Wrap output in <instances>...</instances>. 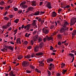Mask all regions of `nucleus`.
<instances>
[{
    "label": "nucleus",
    "mask_w": 76,
    "mask_h": 76,
    "mask_svg": "<svg viewBox=\"0 0 76 76\" xmlns=\"http://www.w3.org/2000/svg\"><path fill=\"white\" fill-rule=\"evenodd\" d=\"M39 46H36L34 48V51L35 52H37L39 50V49H42L43 46L44 44L43 42H41L39 44Z\"/></svg>",
    "instance_id": "f257e3e1"
},
{
    "label": "nucleus",
    "mask_w": 76,
    "mask_h": 76,
    "mask_svg": "<svg viewBox=\"0 0 76 76\" xmlns=\"http://www.w3.org/2000/svg\"><path fill=\"white\" fill-rule=\"evenodd\" d=\"M30 64L29 62L27 61H23L22 62V65L23 67H27Z\"/></svg>",
    "instance_id": "f03ea898"
},
{
    "label": "nucleus",
    "mask_w": 76,
    "mask_h": 76,
    "mask_svg": "<svg viewBox=\"0 0 76 76\" xmlns=\"http://www.w3.org/2000/svg\"><path fill=\"white\" fill-rule=\"evenodd\" d=\"M53 39V38L52 37L46 36L45 38H43V41L44 42H45L47 40L49 41L50 40H52Z\"/></svg>",
    "instance_id": "7ed1b4c3"
},
{
    "label": "nucleus",
    "mask_w": 76,
    "mask_h": 76,
    "mask_svg": "<svg viewBox=\"0 0 76 76\" xmlns=\"http://www.w3.org/2000/svg\"><path fill=\"white\" fill-rule=\"evenodd\" d=\"M11 23L10 22L7 23V25H6L3 26H2V28L3 29H7V28H8L9 26H10V25H11Z\"/></svg>",
    "instance_id": "20e7f679"
},
{
    "label": "nucleus",
    "mask_w": 76,
    "mask_h": 76,
    "mask_svg": "<svg viewBox=\"0 0 76 76\" xmlns=\"http://www.w3.org/2000/svg\"><path fill=\"white\" fill-rule=\"evenodd\" d=\"M42 30L43 33L45 34H48L49 33V30L45 28H43Z\"/></svg>",
    "instance_id": "39448f33"
},
{
    "label": "nucleus",
    "mask_w": 76,
    "mask_h": 76,
    "mask_svg": "<svg viewBox=\"0 0 76 76\" xmlns=\"http://www.w3.org/2000/svg\"><path fill=\"white\" fill-rule=\"evenodd\" d=\"M31 24H29L27 26H24V29H26V30H27V31H28V30H29L30 27L31 26Z\"/></svg>",
    "instance_id": "423d86ee"
},
{
    "label": "nucleus",
    "mask_w": 76,
    "mask_h": 76,
    "mask_svg": "<svg viewBox=\"0 0 76 76\" xmlns=\"http://www.w3.org/2000/svg\"><path fill=\"white\" fill-rule=\"evenodd\" d=\"M9 75L10 76H15L16 75L14 74V72L13 71H11L10 72H9Z\"/></svg>",
    "instance_id": "0eeeda50"
},
{
    "label": "nucleus",
    "mask_w": 76,
    "mask_h": 76,
    "mask_svg": "<svg viewBox=\"0 0 76 76\" xmlns=\"http://www.w3.org/2000/svg\"><path fill=\"white\" fill-rule=\"evenodd\" d=\"M31 57V58H33L34 57L32 55L31 56L29 55H28L27 56H25V58L27 59L30 58Z\"/></svg>",
    "instance_id": "6e6552de"
},
{
    "label": "nucleus",
    "mask_w": 76,
    "mask_h": 76,
    "mask_svg": "<svg viewBox=\"0 0 76 76\" xmlns=\"http://www.w3.org/2000/svg\"><path fill=\"white\" fill-rule=\"evenodd\" d=\"M53 61L54 59L52 58H48L47 60L48 63H49L50 62H53Z\"/></svg>",
    "instance_id": "1a4fd4ad"
},
{
    "label": "nucleus",
    "mask_w": 76,
    "mask_h": 76,
    "mask_svg": "<svg viewBox=\"0 0 76 76\" xmlns=\"http://www.w3.org/2000/svg\"><path fill=\"white\" fill-rule=\"evenodd\" d=\"M31 3L32 4V6L34 7V6H36L37 5V3L36 2V1H31Z\"/></svg>",
    "instance_id": "9d476101"
},
{
    "label": "nucleus",
    "mask_w": 76,
    "mask_h": 76,
    "mask_svg": "<svg viewBox=\"0 0 76 76\" xmlns=\"http://www.w3.org/2000/svg\"><path fill=\"white\" fill-rule=\"evenodd\" d=\"M51 4L50 3H48L47 4V7L48 9H52V7H51Z\"/></svg>",
    "instance_id": "9b49d317"
},
{
    "label": "nucleus",
    "mask_w": 76,
    "mask_h": 76,
    "mask_svg": "<svg viewBox=\"0 0 76 76\" xmlns=\"http://www.w3.org/2000/svg\"><path fill=\"white\" fill-rule=\"evenodd\" d=\"M53 18H54V17H56L57 16V14L55 11H53L52 13V15H51Z\"/></svg>",
    "instance_id": "f8f14e48"
},
{
    "label": "nucleus",
    "mask_w": 76,
    "mask_h": 76,
    "mask_svg": "<svg viewBox=\"0 0 76 76\" xmlns=\"http://www.w3.org/2000/svg\"><path fill=\"white\" fill-rule=\"evenodd\" d=\"M65 31V30H64V28L62 27L60 30V32L61 33H63Z\"/></svg>",
    "instance_id": "ddd939ff"
},
{
    "label": "nucleus",
    "mask_w": 76,
    "mask_h": 76,
    "mask_svg": "<svg viewBox=\"0 0 76 76\" xmlns=\"http://www.w3.org/2000/svg\"><path fill=\"white\" fill-rule=\"evenodd\" d=\"M16 43L17 44H18L19 43L20 44H21V41L20 40V39L19 38H17V40H16Z\"/></svg>",
    "instance_id": "4468645a"
},
{
    "label": "nucleus",
    "mask_w": 76,
    "mask_h": 76,
    "mask_svg": "<svg viewBox=\"0 0 76 76\" xmlns=\"http://www.w3.org/2000/svg\"><path fill=\"white\" fill-rule=\"evenodd\" d=\"M43 54V53L42 52L38 53H36L35 55L36 56H42Z\"/></svg>",
    "instance_id": "2eb2a0df"
},
{
    "label": "nucleus",
    "mask_w": 76,
    "mask_h": 76,
    "mask_svg": "<svg viewBox=\"0 0 76 76\" xmlns=\"http://www.w3.org/2000/svg\"><path fill=\"white\" fill-rule=\"evenodd\" d=\"M55 68V65H53V66H49L48 68L49 70L51 71Z\"/></svg>",
    "instance_id": "dca6fc26"
},
{
    "label": "nucleus",
    "mask_w": 76,
    "mask_h": 76,
    "mask_svg": "<svg viewBox=\"0 0 76 76\" xmlns=\"http://www.w3.org/2000/svg\"><path fill=\"white\" fill-rule=\"evenodd\" d=\"M38 37H33V40L34 41H37V39H38Z\"/></svg>",
    "instance_id": "f3484780"
},
{
    "label": "nucleus",
    "mask_w": 76,
    "mask_h": 76,
    "mask_svg": "<svg viewBox=\"0 0 76 76\" xmlns=\"http://www.w3.org/2000/svg\"><path fill=\"white\" fill-rule=\"evenodd\" d=\"M33 8L32 7H29L27 9V10H33Z\"/></svg>",
    "instance_id": "a211bd4d"
},
{
    "label": "nucleus",
    "mask_w": 76,
    "mask_h": 76,
    "mask_svg": "<svg viewBox=\"0 0 76 76\" xmlns=\"http://www.w3.org/2000/svg\"><path fill=\"white\" fill-rule=\"evenodd\" d=\"M37 39L38 40L39 42H41L42 41V39L41 37H38Z\"/></svg>",
    "instance_id": "6ab92c4d"
},
{
    "label": "nucleus",
    "mask_w": 76,
    "mask_h": 76,
    "mask_svg": "<svg viewBox=\"0 0 76 76\" xmlns=\"http://www.w3.org/2000/svg\"><path fill=\"white\" fill-rule=\"evenodd\" d=\"M40 13V12L39 11H37L34 13V15L35 16H37V15H39Z\"/></svg>",
    "instance_id": "aec40b11"
},
{
    "label": "nucleus",
    "mask_w": 76,
    "mask_h": 76,
    "mask_svg": "<svg viewBox=\"0 0 76 76\" xmlns=\"http://www.w3.org/2000/svg\"><path fill=\"white\" fill-rule=\"evenodd\" d=\"M69 56H72L73 57L72 59L74 60L75 56H74V54H73L72 53H69Z\"/></svg>",
    "instance_id": "412c9836"
},
{
    "label": "nucleus",
    "mask_w": 76,
    "mask_h": 76,
    "mask_svg": "<svg viewBox=\"0 0 76 76\" xmlns=\"http://www.w3.org/2000/svg\"><path fill=\"white\" fill-rule=\"evenodd\" d=\"M69 56H72L73 57L72 59L74 60L75 56H74V54H73L72 53H69Z\"/></svg>",
    "instance_id": "4be33fe9"
},
{
    "label": "nucleus",
    "mask_w": 76,
    "mask_h": 76,
    "mask_svg": "<svg viewBox=\"0 0 76 76\" xmlns=\"http://www.w3.org/2000/svg\"><path fill=\"white\" fill-rule=\"evenodd\" d=\"M21 7L23 9H26V8H27L28 6L26 5H22Z\"/></svg>",
    "instance_id": "5701e85b"
},
{
    "label": "nucleus",
    "mask_w": 76,
    "mask_h": 76,
    "mask_svg": "<svg viewBox=\"0 0 76 76\" xmlns=\"http://www.w3.org/2000/svg\"><path fill=\"white\" fill-rule=\"evenodd\" d=\"M23 58L22 56H19L17 58L18 59L20 60Z\"/></svg>",
    "instance_id": "b1692460"
},
{
    "label": "nucleus",
    "mask_w": 76,
    "mask_h": 76,
    "mask_svg": "<svg viewBox=\"0 0 76 76\" xmlns=\"http://www.w3.org/2000/svg\"><path fill=\"white\" fill-rule=\"evenodd\" d=\"M8 49H9L10 50H11L12 51H13V48L12 46H9L8 47Z\"/></svg>",
    "instance_id": "393cba45"
},
{
    "label": "nucleus",
    "mask_w": 76,
    "mask_h": 76,
    "mask_svg": "<svg viewBox=\"0 0 76 76\" xmlns=\"http://www.w3.org/2000/svg\"><path fill=\"white\" fill-rule=\"evenodd\" d=\"M63 28H64V30H65V31L66 30H67V31L68 30V28L66 27V26H64Z\"/></svg>",
    "instance_id": "a878e982"
},
{
    "label": "nucleus",
    "mask_w": 76,
    "mask_h": 76,
    "mask_svg": "<svg viewBox=\"0 0 76 76\" xmlns=\"http://www.w3.org/2000/svg\"><path fill=\"white\" fill-rule=\"evenodd\" d=\"M26 3V2L25 1H23V2L21 3L20 4V6H21L25 4Z\"/></svg>",
    "instance_id": "bb28decb"
},
{
    "label": "nucleus",
    "mask_w": 76,
    "mask_h": 76,
    "mask_svg": "<svg viewBox=\"0 0 76 76\" xmlns=\"http://www.w3.org/2000/svg\"><path fill=\"white\" fill-rule=\"evenodd\" d=\"M65 64L64 63H62L61 64V67L62 68H63L65 66Z\"/></svg>",
    "instance_id": "cd10ccee"
},
{
    "label": "nucleus",
    "mask_w": 76,
    "mask_h": 76,
    "mask_svg": "<svg viewBox=\"0 0 76 76\" xmlns=\"http://www.w3.org/2000/svg\"><path fill=\"white\" fill-rule=\"evenodd\" d=\"M19 19H16L14 21V22H15V23H18L19 21Z\"/></svg>",
    "instance_id": "c85d7f7f"
},
{
    "label": "nucleus",
    "mask_w": 76,
    "mask_h": 76,
    "mask_svg": "<svg viewBox=\"0 0 76 76\" xmlns=\"http://www.w3.org/2000/svg\"><path fill=\"white\" fill-rule=\"evenodd\" d=\"M35 71L37 73H40L41 72V71L39 69H35Z\"/></svg>",
    "instance_id": "c756f323"
},
{
    "label": "nucleus",
    "mask_w": 76,
    "mask_h": 76,
    "mask_svg": "<svg viewBox=\"0 0 76 76\" xmlns=\"http://www.w3.org/2000/svg\"><path fill=\"white\" fill-rule=\"evenodd\" d=\"M63 72H62L63 74H65V73L67 71V70L63 69L62 70Z\"/></svg>",
    "instance_id": "7c9ffc66"
},
{
    "label": "nucleus",
    "mask_w": 76,
    "mask_h": 76,
    "mask_svg": "<svg viewBox=\"0 0 76 76\" xmlns=\"http://www.w3.org/2000/svg\"><path fill=\"white\" fill-rule=\"evenodd\" d=\"M32 72L30 70H26V73H28V74H29V73H31Z\"/></svg>",
    "instance_id": "2f4dec72"
},
{
    "label": "nucleus",
    "mask_w": 76,
    "mask_h": 76,
    "mask_svg": "<svg viewBox=\"0 0 76 76\" xmlns=\"http://www.w3.org/2000/svg\"><path fill=\"white\" fill-rule=\"evenodd\" d=\"M44 22H45L44 20H41V22L40 23V25H41V26H42V25H43Z\"/></svg>",
    "instance_id": "473e14b6"
},
{
    "label": "nucleus",
    "mask_w": 76,
    "mask_h": 76,
    "mask_svg": "<svg viewBox=\"0 0 76 76\" xmlns=\"http://www.w3.org/2000/svg\"><path fill=\"white\" fill-rule=\"evenodd\" d=\"M39 63L40 64H42L43 65H44V63H43V61H39Z\"/></svg>",
    "instance_id": "72a5a7b5"
},
{
    "label": "nucleus",
    "mask_w": 76,
    "mask_h": 76,
    "mask_svg": "<svg viewBox=\"0 0 76 76\" xmlns=\"http://www.w3.org/2000/svg\"><path fill=\"white\" fill-rule=\"evenodd\" d=\"M4 4V1H2L0 2V4L1 5H3Z\"/></svg>",
    "instance_id": "f704fd0d"
},
{
    "label": "nucleus",
    "mask_w": 76,
    "mask_h": 76,
    "mask_svg": "<svg viewBox=\"0 0 76 76\" xmlns=\"http://www.w3.org/2000/svg\"><path fill=\"white\" fill-rule=\"evenodd\" d=\"M24 45H27L28 44V42L27 41H25L23 43Z\"/></svg>",
    "instance_id": "c9c22d12"
},
{
    "label": "nucleus",
    "mask_w": 76,
    "mask_h": 76,
    "mask_svg": "<svg viewBox=\"0 0 76 76\" xmlns=\"http://www.w3.org/2000/svg\"><path fill=\"white\" fill-rule=\"evenodd\" d=\"M30 43L31 45H33L34 43V42L33 40H31L30 42Z\"/></svg>",
    "instance_id": "e433bc0d"
},
{
    "label": "nucleus",
    "mask_w": 76,
    "mask_h": 76,
    "mask_svg": "<svg viewBox=\"0 0 76 76\" xmlns=\"http://www.w3.org/2000/svg\"><path fill=\"white\" fill-rule=\"evenodd\" d=\"M5 49H6V48H4L3 49H1V51L3 52H5L6 50Z\"/></svg>",
    "instance_id": "4c0bfd02"
},
{
    "label": "nucleus",
    "mask_w": 76,
    "mask_h": 76,
    "mask_svg": "<svg viewBox=\"0 0 76 76\" xmlns=\"http://www.w3.org/2000/svg\"><path fill=\"white\" fill-rule=\"evenodd\" d=\"M4 19L6 20H9V18H8L7 17H4Z\"/></svg>",
    "instance_id": "58836bf2"
},
{
    "label": "nucleus",
    "mask_w": 76,
    "mask_h": 76,
    "mask_svg": "<svg viewBox=\"0 0 76 76\" xmlns=\"http://www.w3.org/2000/svg\"><path fill=\"white\" fill-rule=\"evenodd\" d=\"M54 26H55L54 25H51L50 26V29H53V28H54Z\"/></svg>",
    "instance_id": "ea45409f"
},
{
    "label": "nucleus",
    "mask_w": 76,
    "mask_h": 76,
    "mask_svg": "<svg viewBox=\"0 0 76 76\" xmlns=\"http://www.w3.org/2000/svg\"><path fill=\"white\" fill-rule=\"evenodd\" d=\"M14 15H9V17L10 18H13Z\"/></svg>",
    "instance_id": "a19ab883"
},
{
    "label": "nucleus",
    "mask_w": 76,
    "mask_h": 76,
    "mask_svg": "<svg viewBox=\"0 0 76 76\" xmlns=\"http://www.w3.org/2000/svg\"><path fill=\"white\" fill-rule=\"evenodd\" d=\"M58 39H60L61 37V35L60 34H58Z\"/></svg>",
    "instance_id": "79ce46f5"
},
{
    "label": "nucleus",
    "mask_w": 76,
    "mask_h": 76,
    "mask_svg": "<svg viewBox=\"0 0 76 76\" xmlns=\"http://www.w3.org/2000/svg\"><path fill=\"white\" fill-rule=\"evenodd\" d=\"M70 7V6L69 5H68L66 7H64V8L65 9V8H69Z\"/></svg>",
    "instance_id": "37998d69"
},
{
    "label": "nucleus",
    "mask_w": 76,
    "mask_h": 76,
    "mask_svg": "<svg viewBox=\"0 0 76 76\" xmlns=\"http://www.w3.org/2000/svg\"><path fill=\"white\" fill-rule=\"evenodd\" d=\"M57 22L58 25H61V22L60 21H57Z\"/></svg>",
    "instance_id": "c03bdc74"
},
{
    "label": "nucleus",
    "mask_w": 76,
    "mask_h": 76,
    "mask_svg": "<svg viewBox=\"0 0 76 76\" xmlns=\"http://www.w3.org/2000/svg\"><path fill=\"white\" fill-rule=\"evenodd\" d=\"M31 48V46H29L27 47V48L28 50H30Z\"/></svg>",
    "instance_id": "a18cd8bd"
},
{
    "label": "nucleus",
    "mask_w": 76,
    "mask_h": 76,
    "mask_svg": "<svg viewBox=\"0 0 76 76\" xmlns=\"http://www.w3.org/2000/svg\"><path fill=\"white\" fill-rule=\"evenodd\" d=\"M22 10H21L19 11L18 12V13H19V15H20V14H21V13H22Z\"/></svg>",
    "instance_id": "49530a36"
},
{
    "label": "nucleus",
    "mask_w": 76,
    "mask_h": 76,
    "mask_svg": "<svg viewBox=\"0 0 76 76\" xmlns=\"http://www.w3.org/2000/svg\"><path fill=\"white\" fill-rule=\"evenodd\" d=\"M53 49H54V48L53 47H52V46H51L50 47V50H53Z\"/></svg>",
    "instance_id": "de8ad7c7"
},
{
    "label": "nucleus",
    "mask_w": 76,
    "mask_h": 76,
    "mask_svg": "<svg viewBox=\"0 0 76 76\" xmlns=\"http://www.w3.org/2000/svg\"><path fill=\"white\" fill-rule=\"evenodd\" d=\"M48 72L49 75V76H50L51 75L50 72L49 71H48Z\"/></svg>",
    "instance_id": "09e8293b"
},
{
    "label": "nucleus",
    "mask_w": 76,
    "mask_h": 76,
    "mask_svg": "<svg viewBox=\"0 0 76 76\" xmlns=\"http://www.w3.org/2000/svg\"><path fill=\"white\" fill-rule=\"evenodd\" d=\"M14 10V11H17V10H18V9L17 8H15Z\"/></svg>",
    "instance_id": "8fccbe9b"
},
{
    "label": "nucleus",
    "mask_w": 76,
    "mask_h": 76,
    "mask_svg": "<svg viewBox=\"0 0 76 76\" xmlns=\"http://www.w3.org/2000/svg\"><path fill=\"white\" fill-rule=\"evenodd\" d=\"M53 65H54L52 63H50V64L49 66H53Z\"/></svg>",
    "instance_id": "3c124183"
},
{
    "label": "nucleus",
    "mask_w": 76,
    "mask_h": 76,
    "mask_svg": "<svg viewBox=\"0 0 76 76\" xmlns=\"http://www.w3.org/2000/svg\"><path fill=\"white\" fill-rule=\"evenodd\" d=\"M42 4H43V2L42 1H41L39 2V5L40 6H41L42 5Z\"/></svg>",
    "instance_id": "603ef678"
},
{
    "label": "nucleus",
    "mask_w": 76,
    "mask_h": 76,
    "mask_svg": "<svg viewBox=\"0 0 76 76\" xmlns=\"http://www.w3.org/2000/svg\"><path fill=\"white\" fill-rule=\"evenodd\" d=\"M51 55H53V56H55L56 55V54L55 53H51Z\"/></svg>",
    "instance_id": "864d4df0"
},
{
    "label": "nucleus",
    "mask_w": 76,
    "mask_h": 76,
    "mask_svg": "<svg viewBox=\"0 0 76 76\" xmlns=\"http://www.w3.org/2000/svg\"><path fill=\"white\" fill-rule=\"evenodd\" d=\"M10 8V6H8L6 8V9H9Z\"/></svg>",
    "instance_id": "5fc2aeb1"
},
{
    "label": "nucleus",
    "mask_w": 76,
    "mask_h": 76,
    "mask_svg": "<svg viewBox=\"0 0 76 76\" xmlns=\"http://www.w3.org/2000/svg\"><path fill=\"white\" fill-rule=\"evenodd\" d=\"M45 12H40V14H41V15H43V14H44V13H45Z\"/></svg>",
    "instance_id": "6e6d98bb"
},
{
    "label": "nucleus",
    "mask_w": 76,
    "mask_h": 76,
    "mask_svg": "<svg viewBox=\"0 0 76 76\" xmlns=\"http://www.w3.org/2000/svg\"><path fill=\"white\" fill-rule=\"evenodd\" d=\"M36 23H33L32 25L34 26H35Z\"/></svg>",
    "instance_id": "4d7b16f0"
},
{
    "label": "nucleus",
    "mask_w": 76,
    "mask_h": 76,
    "mask_svg": "<svg viewBox=\"0 0 76 76\" xmlns=\"http://www.w3.org/2000/svg\"><path fill=\"white\" fill-rule=\"evenodd\" d=\"M64 24H65V25H68L69 24L67 22H65L64 23Z\"/></svg>",
    "instance_id": "13d9d810"
},
{
    "label": "nucleus",
    "mask_w": 76,
    "mask_h": 76,
    "mask_svg": "<svg viewBox=\"0 0 76 76\" xmlns=\"http://www.w3.org/2000/svg\"><path fill=\"white\" fill-rule=\"evenodd\" d=\"M4 47L5 48H8V46L7 45H4Z\"/></svg>",
    "instance_id": "bf43d9fd"
},
{
    "label": "nucleus",
    "mask_w": 76,
    "mask_h": 76,
    "mask_svg": "<svg viewBox=\"0 0 76 76\" xmlns=\"http://www.w3.org/2000/svg\"><path fill=\"white\" fill-rule=\"evenodd\" d=\"M8 13V12L7 11H6L5 12V13H4V16H6V15H7V14Z\"/></svg>",
    "instance_id": "052dcab7"
},
{
    "label": "nucleus",
    "mask_w": 76,
    "mask_h": 76,
    "mask_svg": "<svg viewBox=\"0 0 76 76\" xmlns=\"http://www.w3.org/2000/svg\"><path fill=\"white\" fill-rule=\"evenodd\" d=\"M52 51L53 52H56L57 51L55 49H53L52 50Z\"/></svg>",
    "instance_id": "680f3d73"
},
{
    "label": "nucleus",
    "mask_w": 76,
    "mask_h": 76,
    "mask_svg": "<svg viewBox=\"0 0 76 76\" xmlns=\"http://www.w3.org/2000/svg\"><path fill=\"white\" fill-rule=\"evenodd\" d=\"M61 43L60 42H58V45H61Z\"/></svg>",
    "instance_id": "e2e57ef3"
},
{
    "label": "nucleus",
    "mask_w": 76,
    "mask_h": 76,
    "mask_svg": "<svg viewBox=\"0 0 76 76\" xmlns=\"http://www.w3.org/2000/svg\"><path fill=\"white\" fill-rule=\"evenodd\" d=\"M56 75L57 76H60L61 75V74L59 73H57Z\"/></svg>",
    "instance_id": "0e129e2a"
},
{
    "label": "nucleus",
    "mask_w": 76,
    "mask_h": 76,
    "mask_svg": "<svg viewBox=\"0 0 76 76\" xmlns=\"http://www.w3.org/2000/svg\"><path fill=\"white\" fill-rule=\"evenodd\" d=\"M24 25H23L21 27V29H23V28H24Z\"/></svg>",
    "instance_id": "69168bd1"
},
{
    "label": "nucleus",
    "mask_w": 76,
    "mask_h": 76,
    "mask_svg": "<svg viewBox=\"0 0 76 76\" xmlns=\"http://www.w3.org/2000/svg\"><path fill=\"white\" fill-rule=\"evenodd\" d=\"M61 10H62L61 9H59L58 10V12H61Z\"/></svg>",
    "instance_id": "338daca9"
},
{
    "label": "nucleus",
    "mask_w": 76,
    "mask_h": 76,
    "mask_svg": "<svg viewBox=\"0 0 76 76\" xmlns=\"http://www.w3.org/2000/svg\"><path fill=\"white\" fill-rule=\"evenodd\" d=\"M17 31H18V29H15V30L14 31V32H16V33H17Z\"/></svg>",
    "instance_id": "774afa93"
}]
</instances>
